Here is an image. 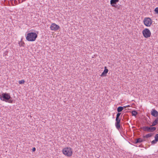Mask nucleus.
Wrapping results in <instances>:
<instances>
[{"instance_id": "obj_1", "label": "nucleus", "mask_w": 158, "mask_h": 158, "mask_svg": "<svg viewBox=\"0 0 158 158\" xmlns=\"http://www.w3.org/2000/svg\"><path fill=\"white\" fill-rule=\"evenodd\" d=\"M0 99L1 101L11 103H13V100H12L10 94L6 92L0 94Z\"/></svg>"}, {"instance_id": "obj_2", "label": "nucleus", "mask_w": 158, "mask_h": 158, "mask_svg": "<svg viewBox=\"0 0 158 158\" xmlns=\"http://www.w3.org/2000/svg\"><path fill=\"white\" fill-rule=\"evenodd\" d=\"M37 37V35L35 33L31 32L27 34L26 39L29 41H34L35 40Z\"/></svg>"}, {"instance_id": "obj_3", "label": "nucleus", "mask_w": 158, "mask_h": 158, "mask_svg": "<svg viewBox=\"0 0 158 158\" xmlns=\"http://www.w3.org/2000/svg\"><path fill=\"white\" fill-rule=\"evenodd\" d=\"M62 152L64 155L68 157L71 156L73 153L72 149L69 147H66L63 148Z\"/></svg>"}, {"instance_id": "obj_4", "label": "nucleus", "mask_w": 158, "mask_h": 158, "mask_svg": "<svg viewBox=\"0 0 158 158\" xmlns=\"http://www.w3.org/2000/svg\"><path fill=\"white\" fill-rule=\"evenodd\" d=\"M144 131L148 132H153L156 130V128L155 127H149L148 126H143L141 128Z\"/></svg>"}, {"instance_id": "obj_5", "label": "nucleus", "mask_w": 158, "mask_h": 158, "mask_svg": "<svg viewBox=\"0 0 158 158\" xmlns=\"http://www.w3.org/2000/svg\"><path fill=\"white\" fill-rule=\"evenodd\" d=\"M142 33L143 36L145 38H148L150 37L151 32L148 28L144 29L142 31Z\"/></svg>"}, {"instance_id": "obj_6", "label": "nucleus", "mask_w": 158, "mask_h": 158, "mask_svg": "<svg viewBox=\"0 0 158 158\" xmlns=\"http://www.w3.org/2000/svg\"><path fill=\"white\" fill-rule=\"evenodd\" d=\"M152 21L150 18H145L143 20L144 24L147 27H150Z\"/></svg>"}, {"instance_id": "obj_7", "label": "nucleus", "mask_w": 158, "mask_h": 158, "mask_svg": "<svg viewBox=\"0 0 158 158\" xmlns=\"http://www.w3.org/2000/svg\"><path fill=\"white\" fill-rule=\"evenodd\" d=\"M120 121L121 119L119 117H116L115 126L116 128L118 130H119L120 128Z\"/></svg>"}, {"instance_id": "obj_8", "label": "nucleus", "mask_w": 158, "mask_h": 158, "mask_svg": "<svg viewBox=\"0 0 158 158\" xmlns=\"http://www.w3.org/2000/svg\"><path fill=\"white\" fill-rule=\"evenodd\" d=\"M50 28L52 31H56L59 29L60 27L55 23H53L51 25Z\"/></svg>"}, {"instance_id": "obj_9", "label": "nucleus", "mask_w": 158, "mask_h": 158, "mask_svg": "<svg viewBox=\"0 0 158 158\" xmlns=\"http://www.w3.org/2000/svg\"><path fill=\"white\" fill-rule=\"evenodd\" d=\"M119 0H111L110 1V4L113 7L117 8L118 6L116 5V3L118 2Z\"/></svg>"}, {"instance_id": "obj_10", "label": "nucleus", "mask_w": 158, "mask_h": 158, "mask_svg": "<svg viewBox=\"0 0 158 158\" xmlns=\"http://www.w3.org/2000/svg\"><path fill=\"white\" fill-rule=\"evenodd\" d=\"M151 114L153 116L156 117L158 116V112L155 109H153L151 111Z\"/></svg>"}, {"instance_id": "obj_11", "label": "nucleus", "mask_w": 158, "mask_h": 158, "mask_svg": "<svg viewBox=\"0 0 158 158\" xmlns=\"http://www.w3.org/2000/svg\"><path fill=\"white\" fill-rule=\"evenodd\" d=\"M108 72V70L107 69L106 67H104V70L101 74V76H106Z\"/></svg>"}, {"instance_id": "obj_12", "label": "nucleus", "mask_w": 158, "mask_h": 158, "mask_svg": "<svg viewBox=\"0 0 158 158\" xmlns=\"http://www.w3.org/2000/svg\"><path fill=\"white\" fill-rule=\"evenodd\" d=\"M129 106L128 105L127 106H124L123 107L119 106L117 108V111L118 112H121L123 110L124 108H125Z\"/></svg>"}, {"instance_id": "obj_13", "label": "nucleus", "mask_w": 158, "mask_h": 158, "mask_svg": "<svg viewBox=\"0 0 158 158\" xmlns=\"http://www.w3.org/2000/svg\"><path fill=\"white\" fill-rule=\"evenodd\" d=\"M144 140L143 139H141L140 138H139L136 139L135 140L134 143L135 144L137 143H140L144 141Z\"/></svg>"}, {"instance_id": "obj_14", "label": "nucleus", "mask_w": 158, "mask_h": 158, "mask_svg": "<svg viewBox=\"0 0 158 158\" xmlns=\"http://www.w3.org/2000/svg\"><path fill=\"white\" fill-rule=\"evenodd\" d=\"M158 123V117L156 118L153 122L151 126V127H153L156 126Z\"/></svg>"}, {"instance_id": "obj_15", "label": "nucleus", "mask_w": 158, "mask_h": 158, "mask_svg": "<svg viewBox=\"0 0 158 158\" xmlns=\"http://www.w3.org/2000/svg\"><path fill=\"white\" fill-rule=\"evenodd\" d=\"M152 136V134L151 133H148L145 135H144L143 136V138H148L149 137H151Z\"/></svg>"}, {"instance_id": "obj_16", "label": "nucleus", "mask_w": 158, "mask_h": 158, "mask_svg": "<svg viewBox=\"0 0 158 158\" xmlns=\"http://www.w3.org/2000/svg\"><path fill=\"white\" fill-rule=\"evenodd\" d=\"M138 112L135 110H133L131 112V114L132 116H135L138 114Z\"/></svg>"}, {"instance_id": "obj_17", "label": "nucleus", "mask_w": 158, "mask_h": 158, "mask_svg": "<svg viewBox=\"0 0 158 158\" xmlns=\"http://www.w3.org/2000/svg\"><path fill=\"white\" fill-rule=\"evenodd\" d=\"M19 44L20 46H24V42H19Z\"/></svg>"}, {"instance_id": "obj_18", "label": "nucleus", "mask_w": 158, "mask_h": 158, "mask_svg": "<svg viewBox=\"0 0 158 158\" xmlns=\"http://www.w3.org/2000/svg\"><path fill=\"white\" fill-rule=\"evenodd\" d=\"M155 140L158 142V134H156L155 136Z\"/></svg>"}, {"instance_id": "obj_19", "label": "nucleus", "mask_w": 158, "mask_h": 158, "mask_svg": "<svg viewBox=\"0 0 158 158\" xmlns=\"http://www.w3.org/2000/svg\"><path fill=\"white\" fill-rule=\"evenodd\" d=\"M24 82H25V81L23 80H21V81H19V84H23Z\"/></svg>"}, {"instance_id": "obj_20", "label": "nucleus", "mask_w": 158, "mask_h": 158, "mask_svg": "<svg viewBox=\"0 0 158 158\" xmlns=\"http://www.w3.org/2000/svg\"><path fill=\"white\" fill-rule=\"evenodd\" d=\"M154 11L156 13L158 14V7H156L154 10Z\"/></svg>"}, {"instance_id": "obj_21", "label": "nucleus", "mask_w": 158, "mask_h": 158, "mask_svg": "<svg viewBox=\"0 0 158 158\" xmlns=\"http://www.w3.org/2000/svg\"><path fill=\"white\" fill-rule=\"evenodd\" d=\"M156 140H153L151 142V143L152 144H155L157 142Z\"/></svg>"}, {"instance_id": "obj_22", "label": "nucleus", "mask_w": 158, "mask_h": 158, "mask_svg": "<svg viewBox=\"0 0 158 158\" xmlns=\"http://www.w3.org/2000/svg\"><path fill=\"white\" fill-rule=\"evenodd\" d=\"M121 113H119V112L116 115V117H119L120 115H121Z\"/></svg>"}, {"instance_id": "obj_23", "label": "nucleus", "mask_w": 158, "mask_h": 158, "mask_svg": "<svg viewBox=\"0 0 158 158\" xmlns=\"http://www.w3.org/2000/svg\"><path fill=\"white\" fill-rule=\"evenodd\" d=\"M35 150H36V148L35 147L33 148L32 149V150L33 152H35Z\"/></svg>"}]
</instances>
